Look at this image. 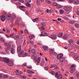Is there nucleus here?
<instances>
[{"label":"nucleus","mask_w":79,"mask_h":79,"mask_svg":"<svg viewBox=\"0 0 79 79\" xmlns=\"http://www.w3.org/2000/svg\"><path fill=\"white\" fill-rule=\"evenodd\" d=\"M21 77L22 78H23L24 79H26V77L23 75H21Z\"/></svg>","instance_id":"49"},{"label":"nucleus","mask_w":79,"mask_h":79,"mask_svg":"<svg viewBox=\"0 0 79 79\" xmlns=\"http://www.w3.org/2000/svg\"><path fill=\"white\" fill-rule=\"evenodd\" d=\"M15 5H16L17 6H19H19H21V3L19 2H17L16 3L15 2Z\"/></svg>","instance_id":"19"},{"label":"nucleus","mask_w":79,"mask_h":79,"mask_svg":"<svg viewBox=\"0 0 79 79\" xmlns=\"http://www.w3.org/2000/svg\"><path fill=\"white\" fill-rule=\"evenodd\" d=\"M14 34H15L14 33H12L11 34H10V37H11V36H13V35H14Z\"/></svg>","instance_id":"63"},{"label":"nucleus","mask_w":79,"mask_h":79,"mask_svg":"<svg viewBox=\"0 0 79 79\" xmlns=\"http://www.w3.org/2000/svg\"><path fill=\"white\" fill-rule=\"evenodd\" d=\"M39 18H36L35 19H33V22H34L35 23V22H37V21H38L39 20Z\"/></svg>","instance_id":"22"},{"label":"nucleus","mask_w":79,"mask_h":79,"mask_svg":"<svg viewBox=\"0 0 79 79\" xmlns=\"http://www.w3.org/2000/svg\"><path fill=\"white\" fill-rule=\"evenodd\" d=\"M7 33H10V30H9V29H7Z\"/></svg>","instance_id":"55"},{"label":"nucleus","mask_w":79,"mask_h":79,"mask_svg":"<svg viewBox=\"0 0 79 79\" xmlns=\"http://www.w3.org/2000/svg\"><path fill=\"white\" fill-rule=\"evenodd\" d=\"M63 35V33H60L57 35V37H61Z\"/></svg>","instance_id":"17"},{"label":"nucleus","mask_w":79,"mask_h":79,"mask_svg":"<svg viewBox=\"0 0 79 79\" xmlns=\"http://www.w3.org/2000/svg\"><path fill=\"white\" fill-rule=\"evenodd\" d=\"M23 66H26L27 65L26 63H25L23 64Z\"/></svg>","instance_id":"61"},{"label":"nucleus","mask_w":79,"mask_h":79,"mask_svg":"<svg viewBox=\"0 0 79 79\" xmlns=\"http://www.w3.org/2000/svg\"><path fill=\"white\" fill-rule=\"evenodd\" d=\"M76 76H77V77H79V72L76 75Z\"/></svg>","instance_id":"60"},{"label":"nucleus","mask_w":79,"mask_h":79,"mask_svg":"<svg viewBox=\"0 0 79 79\" xmlns=\"http://www.w3.org/2000/svg\"><path fill=\"white\" fill-rule=\"evenodd\" d=\"M41 0H36V3L38 5H39L40 3Z\"/></svg>","instance_id":"31"},{"label":"nucleus","mask_w":79,"mask_h":79,"mask_svg":"<svg viewBox=\"0 0 79 79\" xmlns=\"http://www.w3.org/2000/svg\"><path fill=\"white\" fill-rule=\"evenodd\" d=\"M44 32V35H45V36H46V35H47V33L46 32Z\"/></svg>","instance_id":"53"},{"label":"nucleus","mask_w":79,"mask_h":79,"mask_svg":"<svg viewBox=\"0 0 79 79\" xmlns=\"http://www.w3.org/2000/svg\"><path fill=\"white\" fill-rule=\"evenodd\" d=\"M55 76L58 79H62V75L60 74H59L58 75V72H56L55 75Z\"/></svg>","instance_id":"2"},{"label":"nucleus","mask_w":79,"mask_h":79,"mask_svg":"<svg viewBox=\"0 0 79 79\" xmlns=\"http://www.w3.org/2000/svg\"><path fill=\"white\" fill-rule=\"evenodd\" d=\"M19 2H21V3H23L24 2V1H23V0H18Z\"/></svg>","instance_id":"54"},{"label":"nucleus","mask_w":79,"mask_h":79,"mask_svg":"<svg viewBox=\"0 0 79 79\" xmlns=\"http://www.w3.org/2000/svg\"><path fill=\"white\" fill-rule=\"evenodd\" d=\"M77 14V15H79V10H78L76 12Z\"/></svg>","instance_id":"57"},{"label":"nucleus","mask_w":79,"mask_h":79,"mask_svg":"<svg viewBox=\"0 0 79 79\" xmlns=\"http://www.w3.org/2000/svg\"><path fill=\"white\" fill-rule=\"evenodd\" d=\"M60 14L62 15V14H63V13H64V10H60Z\"/></svg>","instance_id":"36"},{"label":"nucleus","mask_w":79,"mask_h":79,"mask_svg":"<svg viewBox=\"0 0 79 79\" xmlns=\"http://www.w3.org/2000/svg\"><path fill=\"white\" fill-rule=\"evenodd\" d=\"M22 46V45L21 44H20L19 46L17 48V51L19 52H21V47Z\"/></svg>","instance_id":"7"},{"label":"nucleus","mask_w":79,"mask_h":79,"mask_svg":"<svg viewBox=\"0 0 79 79\" xmlns=\"http://www.w3.org/2000/svg\"><path fill=\"white\" fill-rule=\"evenodd\" d=\"M30 42L31 44H34V42L33 41H30Z\"/></svg>","instance_id":"51"},{"label":"nucleus","mask_w":79,"mask_h":79,"mask_svg":"<svg viewBox=\"0 0 79 79\" xmlns=\"http://www.w3.org/2000/svg\"><path fill=\"white\" fill-rule=\"evenodd\" d=\"M11 15H7L6 19L7 20H9L11 19Z\"/></svg>","instance_id":"12"},{"label":"nucleus","mask_w":79,"mask_h":79,"mask_svg":"<svg viewBox=\"0 0 79 79\" xmlns=\"http://www.w3.org/2000/svg\"><path fill=\"white\" fill-rule=\"evenodd\" d=\"M11 18H12V19H15V18H16V15L15 14H12V15L11 16Z\"/></svg>","instance_id":"27"},{"label":"nucleus","mask_w":79,"mask_h":79,"mask_svg":"<svg viewBox=\"0 0 79 79\" xmlns=\"http://www.w3.org/2000/svg\"><path fill=\"white\" fill-rule=\"evenodd\" d=\"M68 36H69V35L68 34H66L63 36V39L64 40L67 39L68 37Z\"/></svg>","instance_id":"8"},{"label":"nucleus","mask_w":79,"mask_h":79,"mask_svg":"<svg viewBox=\"0 0 79 79\" xmlns=\"http://www.w3.org/2000/svg\"><path fill=\"white\" fill-rule=\"evenodd\" d=\"M19 36H18V35H16L15 36V39H16L17 40L18 39H19Z\"/></svg>","instance_id":"39"},{"label":"nucleus","mask_w":79,"mask_h":79,"mask_svg":"<svg viewBox=\"0 0 79 79\" xmlns=\"http://www.w3.org/2000/svg\"><path fill=\"white\" fill-rule=\"evenodd\" d=\"M10 27H13V26H14V24L12 23L10 24Z\"/></svg>","instance_id":"52"},{"label":"nucleus","mask_w":79,"mask_h":79,"mask_svg":"<svg viewBox=\"0 0 79 79\" xmlns=\"http://www.w3.org/2000/svg\"><path fill=\"white\" fill-rule=\"evenodd\" d=\"M51 73L52 75H54L55 74V72L54 71H52L51 72Z\"/></svg>","instance_id":"46"},{"label":"nucleus","mask_w":79,"mask_h":79,"mask_svg":"<svg viewBox=\"0 0 79 79\" xmlns=\"http://www.w3.org/2000/svg\"><path fill=\"white\" fill-rule=\"evenodd\" d=\"M27 71L28 73L31 74H34V72H33L32 71L29 70H27Z\"/></svg>","instance_id":"16"},{"label":"nucleus","mask_w":79,"mask_h":79,"mask_svg":"<svg viewBox=\"0 0 79 79\" xmlns=\"http://www.w3.org/2000/svg\"><path fill=\"white\" fill-rule=\"evenodd\" d=\"M6 51L7 54H8L10 53V51H8V50L7 49H6Z\"/></svg>","instance_id":"44"},{"label":"nucleus","mask_w":79,"mask_h":79,"mask_svg":"<svg viewBox=\"0 0 79 79\" xmlns=\"http://www.w3.org/2000/svg\"><path fill=\"white\" fill-rule=\"evenodd\" d=\"M51 38L52 39L55 40V39H56V36L55 35H52L51 36Z\"/></svg>","instance_id":"10"},{"label":"nucleus","mask_w":79,"mask_h":79,"mask_svg":"<svg viewBox=\"0 0 79 79\" xmlns=\"http://www.w3.org/2000/svg\"><path fill=\"white\" fill-rule=\"evenodd\" d=\"M27 69H31V68H32V67L27 66Z\"/></svg>","instance_id":"50"},{"label":"nucleus","mask_w":79,"mask_h":79,"mask_svg":"<svg viewBox=\"0 0 79 79\" xmlns=\"http://www.w3.org/2000/svg\"><path fill=\"white\" fill-rule=\"evenodd\" d=\"M31 52L34 55L36 53V50L34 49H33L31 50Z\"/></svg>","instance_id":"15"},{"label":"nucleus","mask_w":79,"mask_h":79,"mask_svg":"<svg viewBox=\"0 0 79 79\" xmlns=\"http://www.w3.org/2000/svg\"><path fill=\"white\" fill-rule=\"evenodd\" d=\"M25 13L27 15H29V12L27 11H25Z\"/></svg>","instance_id":"48"},{"label":"nucleus","mask_w":79,"mask_h":79,"mask_svg":"<svg viewBox=\"0 0 79 79\" xmlns=\"http://www.w3.org/2000/svg\"><path fill=\"white\" fill-rule=\"evenodd\" d=\"M26 5L27 6V7H29V8H30V7L31 6V4L29 3H26Z\"/></svg>","instance_id":"29"},{"label":"nucleus","mask_w":79,"mask_h":79,"mask_svg":"<svg viewBox=\"0 0 79 79\" xmlns=\"http://www.w3.org/2000/svg\"><path fill=\"white\" fill-rule=\"evenodd\" d=\"M8 65L9 66H13V63L10 62V63L8 64Z\"/></svg>","instance_id":"32"},{"label":"nucleus","mask_w":79,"mask_h":79,"mask_svg":"<svg viewBox=\"0 0 79 79\" xmlns=\"http://www.w3.org/2000/svg\"><path fill=\"white\" fill-rule=\"evenodd\" d=\"M34 37V35H31L29 36V39L30 40H31L33 39V38Z\"/></svg>","instance_id":"23"},{"label":"nucleus","mask_w":79,"mask_h":79,"mask_svg":"<svg viewBox=\"0 0 79 79\" xmlns=\"http://www.w3.org/2000/svg\"><path fill=\"white\" fill-rule=\"evenodd\" d=\"M63 9L66 11H69L71 10V8L69 7H65Z\"/></svg>","instance_id":"3"},{"label":"nucleus","mask_w":79,"mask_h":79,"mask_svg":"<svg viewBox=\"0 0 79 79\" xmlns=\"http://www.w3.org/2000/svg\"><path fill=\"white\" fill-rule=\"evenodd\" d=\"M56 65L55 64L51 65L50 67L51 68H56Z\"/></svg>","instance_id":"30"},{"label":"nucleus","mask_w":79,"mask_h":79,"mask_svg":"<svg viewBox=\"0 0 79 79\" xmlns=\"http://www.w3.org/2000/svg\"><path fill=\"white\" fill-rule=\"evenodd\" d=\"M52 5L54 6H58V4L56 2H54L52 4Z\"/></svg>","instance_id":"26"},{"label":"nucleus","mask_w":79,"mask_h":79,"mask_svg":"<svg viewBox=\"0 0 79 79\" xmlns=\"http://www.w3.org/2000/svg\"><path fill=\"white\" fill-rule=\"evenodd\" d=\"M56 7L57 8H61L62 6L60 5H58L57 4V6Z\"/></svg>","instance_id":"34"},{"label":"nucleus","mask_w":79,"mask_h":79,"mask_svg":"<svg viewBox=\"0 0 79 79\" xmlns=\"http://www.w3.org/2000/svg\"><path fill=\"white\" fill-rule=\"evenodd\" d=\"M24 32L27 34H28L29 33V32H28V31H27V29H25L24 30Z\"/></svg>","instance_id":"37"},{"label":"nucleus","mask_w":79,"mask_h":79,"mask_svg":"<svg viewBox=\"0 0 79 79\" xmlns=\"http://www.w3.org/2000/svg\"><path fill=\"white\" fill-rule=\"evenodd\" d=\"M76 59H77V60H79V56H77V58H76Z\"/></svg>","instance_id":"64"},{"label":"nucleus","mask_w":79,"mask_h":79,"mask_svg":"<svg viewBox=\"0 0 79 79\" xmlns=\"http://www.w3.org/2000/svg\"><path fill=\"white\" fill-rule=\"evenodd\" d=\"M73 3L76 5H78L79 3V0H73Z\"/></svg>","instance_id":"11"},{"label":"nucleus","mask_w":79,"mask_h":79,"mask_svg":"<svg viewBox=\"0 0 79 79\" xmlns=\"http://www.w3.org/2000/svg\"><path fill=\"white\" fill-rule=\"evenodd\" d=\"M28 55V53L27 52H25L23 55V56L24 57L25 56H27V55Z\"/></svg>","instance_id":"28"},{"label":"nucleus","mask_w":79,"mask_h":79,"mask_svg":"<svg viewBox=\"0 0 79 79\" xmlns=\"http://www.w3.org/2000/svg\"><path fill=\"white\" fill-rule=\"evenodd\" d=\"M41 29L42 31H44V30H45V27H44L43 26L41 27Z\"/></svg>","instance_id":"40"},{"label":"nucleus","mask_w":79,"mask_h":79,"mask_svg":"<svg viewBox=\"0 0 79 79\" xmlns=\"http://www.w3.org/2000/svg\"><path fill=\"white\" fill-rule=\"evenodd\" d=\"M1 18V20L2 21H4L6 20V17L5 15H2L0 17Z\"/></svg>","instance_id":"4"},{"label":"nucleus","mask_w":79,"mask_h":79,"mask_svg":"<svg viewBox=\"0 0 79 79\" xmlns=\"http://www.w3.org/2000/svg\"><path fill=\"white\" fill-rule=\"evenodd\" d=\"M74 42V41H73V40L72 39H70L69 40V43H73Z\"/></svg>","instance_id":"35"},{"label":"nucleus","mask_w":79,"mask_h":79,"mask_svg":"<svg viewBox=\"0 0 79 79\" xmlns=\"http://www.w3.org/2000/svg\"><path fill=\"white\" fill-rule=\"evenodd\" d=\"M12 46L13 48H15L16 47V46H15V45L14 44H12Z\"/></svg>","instance_id":"56"},{"label":"nucleus","mask_w":79,"mask_h":79,"mask_svg":"<svg viewBox=\"0 0 79 79\" xmlns=\"http://www.w3.org/2000/svg\"><path fill=\"white\" fill-rule=\"evenodd\" d=\"M25 1L27 3H31V0H25Z\"/></svg>","instance_id":"41"},{"label":"nucleus","mask_w":79,"mask_h":79,"mask_svg":"<svg viewBox=\"0 0 79 79\" xmlns=\"http://www.w3.org/2000/svg\"><path fill=\"white\" fill-rule=\"evenodd\" d=\"M20 7L24 8H26V7H25V6H20Z\"/></svg>","instance_id":"62"},{"label":"nucleus","mask_w":79,"mask_h":79,"mask_svg":"<svg viewBox=\"0 0 79 79\" xmlns=\"http://www.w3.org/2000/svg\"><path fill=\"white\" fill-rule=\"evenodd\" d=\"M44 69H46V70H48V67H46L45 68H44Z\"/></svg>","instance_id":"59"},{"label":"nucleus","mask_w":79,"mask_h":79,"mask_svg":"<svg viewBox=\"0 0 79 79\" xmlns=\"http://www.w3.org/2000/svg\"><path fill=\"white\" fill-rule=\"evenodd\" d=\"M43 48L45 51L48 50V48L47 46H43Z\"/></svg>","instance_id":"21"},{"label":"nucleus","mask_w":79,"mask_h":79,"mask_svg":"<svg viewBox=\"0 0 79 79\" xmlns=\"http://www.w3.org/2000/svg\"><path fill=\"white\" fill-rule=\"evenodd\" d=\"M40 57H39L37 61V65H39V63L40 62Z\"/></svg>","instance_id":"20"},{"label":"nucleus","mask_w":79,"mask_h":79,"mask_svg":"<svg viewBox=\"0 0 79 79\" xmlns=\"http://www.w3.org/2000/svg\"><path fill=\"white\" fill-rule=\"evenodd\" d=\"M3 77L6 79V78H8V75H6L4 76Z\"/></svg>","instance_id":"38"},{"label":"nucleus","mask_w":79,"mask_h":79,"mask_svg":"<svg viewBox=\"0 0 79 79\" xmlns=\"http://www.w3.org/2000/svg\"><path fill=\"white\" fill-rule=\"evenodd\" d=\"M76 69H71L70 72V73H73L75 71H76Z\"/></svg>","instance_id":"14"},{"label":"nucleus","mask_w":79,"mask_h":79,"mask_svg":"<svg viewBox=\"0 0 79 79\" xmlns=\"http://www.w3.org/2000/svg\"><path fill=\"white\" fill-rule=\"evenodd\" d=\"M5 45L6 46V47H7V48H11V45L10 44H8L7 43H6L5 44Z\"/></svg>","instance_id":"24"},{"label":"nucleus","mask_w":79,"mask_h":79,"mask_svg":"<svg viewBox=\"0 0 79 79\" xmlns=\"http://www.w3.org/2000/svg\"><path fill=\"white\" fill-rule=\"evenodd\" d=\"M75 68H76V65L75 64H72L70 67V69H76Z\"/></svg>","instance_id":"18"},{"label":"nucleus","mask_w":79,"mask_h":79,"mask_svg":"<svg viewBox=\"0 0 79 79\" xmlns=\"http://www.w3.org/2000/svg\"><path fill=\"white\" fill-rule=\"evenodd\" d=\"M0 40L2 42H5V39L2 37L1 38Z\"/></svg>","instance_id":"43"},{"label":"nucleus","mask_w":79,"mask_h":79,"mask_svg":"<svg viewBox=\"0 0 79 79\" xmlns=\"http://www.w3.org/2000/svg\"><path fill=\"white\" fill-rule=\"evenodd\" d=\"M23 53H24V51L22 50L21 52H20V55H22L23 54Z\"/></svg>","instance_id":"45"},{"label":"nucleus","mask_w":79,"mask_h":79,"mask_svg":"<svg viewBox=\"0 0 79 79\" xmlns=\"http://www.w3.org/2000/svg\"><path fill=\"white\" fill-rule=\"evenodd\" d=\"M41 25L42 26L44 27L45 26V23L44 22H43L41 23Z\"/></svg>","instance_id":"33"},{"label":"nucleus","mask_w":79,"mask_h":79,"mask_svg":"<svg viewBox=\"0 0 79 79\" xmlns=\"http://www.w3.org/2000/svg\"><path fill=\"white\" fill-rule=\"evenodd\" d=\"M63 56V54H59L57 56V58L58 60H60V62H63L64 61V60H65V58L62 57Z\"/></svg>","instance_id":"1"},{"label":"nucleus","mask_w":79,"mask_h":79,"mask_svg":"<svg viewBox=\"0 0 79 79\" xmlns=\"http://www.w3.org/2000/svg\"><path fill=\"white\" fill-rule=\"evenodd\" d=\"M49 52L50 53V54H52V55H55V53H56L55 52H54V50L52 49H49Z\"/></svg>","instance_id":"5"},{"label":"nucleus","mask_w":79,"mask_h":79,"mask_svg":"<svg viewBox=\"0 0 79 79\" xmlns=\"http://www.w3.org/2000/svg\"><path fill=\"white\" fill-rule=\"evenodd\" d=\"M75 23H76V21L74 20H70L69 21V24H74Z\"/></svg>","instance_id":"13"},{"label":"nucleus","mask_w":79,"mask_h":79,"mask_svg":"<svg viewBox=\"0 0 79 79\" xmlns=\"http://www.w3.org/2000/svg\"><path fill=\"white\" fill-rule=\"evenodd\" d=\"M73 1H74V0H69V2L70 3H73Z\"/></svg>","instance_id":"58"},{"label":"nucleus","mask_w":79,"mask_h":79,"mask_svg":"<svg viewBox=\"0 0 79 79\" xmlns=\"http://www.w3.org/2000/svg\"><path fill=\"white\" fill-rule=\"evenodd\" d=\"M15 49L12 48L11 49V53L12 54H15Z\"/></svg>","instance_id":"9"},{"label":"nucleus","mask_w":79,"mask_h":79,"mask_svg":"<svg viewBox=\"0 0 79 79\" xmlns=\"http://www.w3.org/2000/svg\"><path fill=\"white\" fill-rule=\"evenodd\" d=\"M3 61L6 63H10V60L8 59L4 58Z\"/></svg>","instance_id":"6"},{"label":"nucleus","mask_w":79,"mask_h":79,"mask_svg":"<svg viewBox=\"0 0 79 79\" xmlns=\"http://www.w3.org/2000/svg\"><path fill=\"white\" fill-rule=\"evenodd\" d=\"M37 56H35L34 57V60H35V61H37Z\"/></svg>","instance_id":"47"},{"label":"nucleus","mask_w":79,"mask_h":79,"mask_svg":"<svg viewBox=\"0 0 79 79\" xmlns=\"http://www.w3.org/2000/svg\"><path fill=\"white\" fill-rule=\"evenodd\" d=\"M69 45L70 47H74V46L73 45V43H70Z\"/></svg>","instance_id":"42"},{"label":"nucleus","mask_w":79,"mask_h":79,"mask_svg":"<svg viewBox=\"0 0 79 79\" xmlns=\"http://www.w3.org/2000/svg\"><path fill=\"white\" fill-rule=\"evenodd\" d=\"M74 26L76 28H79V24L77 23H75L74 24Z\"/></svg>","instance_id":"25"}]
</instances>
